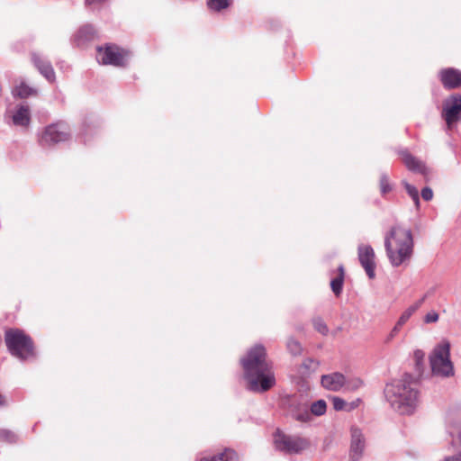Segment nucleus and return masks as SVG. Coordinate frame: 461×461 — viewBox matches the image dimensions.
I'll use <instances>...</instances> for the list:
<instances>
[{"label": "nucleus", "mask_w": 461, "mask_h": 461, "mask_svg": "<svg viewBox=\"0 0 461 461\" xmlns=\"http://www.w3.org/2000/svg\"><path fill=\"white\" fill-rule=\"evenodd\" d=\"M13 95L20 98H27L29 96L36 95L37 90L29 86L24 82H21L14 88Z\"/></svg>", "instance_id": "a211bd4d"}, {"label": "nucleus", "mask_w": 461, "mask_h": 461, "mask_svg": "<svg viewBox=\"0 0 461 461\" xmlns=\"http://www.w3.org/2000/svg\"><path fill=\"white\" fill-rule=\"evenodd\" d=\"M287 348L290 351V353L294 356L300 355L302 352L301 344L298 341L292 339H289L287 342Z\"/></svg>", "instance_id": "cd10ccee"}, {"label": "nucleus", "mask_w": 461, "mask_h": 461, "mask_svg": "<svg viewBox=\"0 0 461 461\" xmlns=\"http://www.w3.org/2000/svg\"><path fill=\"white\" fill-rule=\"evenodd\" d=\"M459 114H461V95H453L444 102L443 115Z\"/></svg>", "instance_id": "4468645a"}, {"label": "nucleus", "mask_w": 461, "mask_h": 461, "mask_svg": "<svg viewBox=\"0 0 461 461\" xmlns=\"http://www.w3.org/2000/svg\"><path fill=\"white\" fill-rule=\"evenodd\" d=\"M199 461H238V457L234 451L226 449L219 455L200 458Z\"/></svg>", "instance_id": "412c9836"}, {"label": "nucleus", "mask_w": 461, "mask_h": 461, "mask_svg": "<svg viewBox=\"0 0 461 461\" xmlns=\"http://www.w3.org/2000/svg\"><path fill=\"white\" fill-rule=\"evenodd\" d=\"M421 197H422L425 201H430V200L433 198V192H432L431 188H429V187H424V188L421 190Z\"/></svg>", "instance_id": "f704fd0d"}, {"label": "nucleus", "mask_w": 461, "mask_h": 461, "mask_svg": "<svg viewBox=\"0 0 461 461\" xmlns=\"http://www.w3.org/2000/svg\"><path fill=\"white\" fill-rule=\"evenodd\" d=\"M33 62L39 71L49 80L53 81L55 79V73L51 67V65L42 59L40 57L34 56L33 57Z\"/></svg>", "instance_id": "dca6fc26"}, {"label": "nucleus", "mask_w": 461, "mask_h": 461, "mask_svg": "<svg viewBox=\"0 0 461 461\" xmlns=\"http://www.w3.org/2000/svg\"><path fill=\"white\" fill-rule=\"evenodd\" d=\"M402 327L398 326V324L395 323L390 333L385 338V343L391 342L400 332Z\"/></svg>", "instance_id": "2f4dec72"}, {"label": "nucleus", "mask_w": 461, "mask_h": 461, "mask_svg": "<svg viewBox=\"0 0 461 461\" xmlns=\"http://www.w3.org/2000/svg\"><path fill=\"white\" fill-rule=\"evenodd\" d=\"M327 405L324 400H319L311 405V415L321 416L326 412Z\"/></svg>", "instance_id": "5701e85b"}, {"label": "nucleus", "mask_w": 461, "mask_h": 461, "mask_svg": "<svg viewBox=\"0 0 461 461\" xmlns=\"http://www.w3.org/2000/svg\"><path fill=\"white\" fill-rule=\"evenodd\" d=\"M425 301V296L410 305L399 317L396 324L402 327L412 316V314L422 305Z\"/></svg>", "instance_id": "f3484780"}, {"label": "nucleus", "mask_w": 461, "mask_h": 461, "mask_svg": "<svg viewBox=\"0 0 461 461\" xmlns=\"http://www.w3.org/2000/svg\"><path fill=\"white\" fill-rule=\"evenodd\" d=\"M444 461H461V452L456 456L446 457Z\"/></svg>", "instance_id": "4c0bfd02"}, {"label": "nucleus", "mask_w": 461, "mask_h": 461, "mask_svg": "<svg viewBox=\"0 0 461 461\" xmlns=\"http://www.w3.org/2000/svg\"><path fill=\"white\" fill-rule=\"evenodd\" d=\"M413 238L410 229L393 225L384 235V249L390 264L400 267L408 263L413 254Z\"/></svg>", "instance_id": "f03ea898"}, {"label": "nucleus", "mask_w": 461, "mask_h": 461, "mask_svg": "<svg viewBox=\"0 0 461 461\" xmlns=\"http://www.w3.org/2000/svg\"><path fill=\"white\" fill-rule=\"evenodd\" d=\"M404 187L408 194L413 200L416 208L418 209L420 207V197L418 189L414 185H410L409 183L406 182L404 183Z\"/></svg>", "instance_id": "b1692460"}, {"label": "nucleus", "mask_w": 461, "mask_h": 461, "mask_svg": "<svg viewBox=\"0 0 461 461\" xmlns=\"http://www.w3.org/2000/svg\"><path fill=\"white\" fill-rule=\"evenodd\" d=\"M438 77L443 86L447 89L461 87V71L456 68H447L441 69L438 73Z\"/></svg>", "instance_id": "9b49d317"}, {"label": "nucleus", "mask_w": 461, "mask_h": 461, "mask_svg": "<svg viewBox=\"0 0 461 461\" xmlns=\"http://www.w3.org/2000/svg\"><path fill=\"white\" fill-rule=\"evenodd\" d=\"M274 443L277 450L288 454H299L309 447L307 439L293 437L277 430L274 435Z\"/></svg>", "instance_id": "0eeeda50"}, {"label": "nucleus", "mask_w": 461, "mask_h": 461, "mask_svg": "<svg viewBox=\"0 0 461 461\" xmlns=\"http://www.w3.org/2000/svg\"><path fill=\"white\" fill-rule=\"evenodd\" d=\"M402 158L404 165L408 167V169L415 172H419L421 174L426 173V167L425 165L413 156H411L410 153L404 151L402 153Z\"/></svg>", "instance_id": "2eb2a0df"}, {"label": "nucleus", "mask_w": 461, "mask_h": 461, "mask_svg": "<svg viewBox=\"0 0 461 461\" xmlns=\"http://www.w3.org/2000/svg\"><path fill=\"white\" fill-rule=\"evenodd\" d=\"M380 190L382 194H386L392 190L389 178L386 175L383 174L380 177Z\"/></svg>", "instance_id": "bb28decb"}, {"label": "nucleus", "mask_w": 461, "mask_h": 461, "mask_svg": "<svg viewBox=\"0 0 461 461\" xmlns=\"http://www.w3.org/2000/svg\"><path fill=\"white\" fill-rule=\"evenodd\" d=\"M345 376L338 372L321 376L322 386L330 391H339L343 385H345Z\"/></svg>", "instance_id": "f8f14e48"}, {"label": "nucleus", "mask_w": 461, "mask_h": 461, "mask_svg": "<svg viewBox=\"0 0 461 461\" xmlns=\"http://www.w3.org/2000/svg\"><path fill=\"white\" fill-rule=\"evenodd\" d=\"M338 271H339V275L337 277L333 278L331 281H330V287H331V290L332 292L337 295L339 296L341 292H342V288H343V283H344V276H345V273H344V267L342 265H340L338 268Z\"/></svg>", "instance_id": "aec40b11"}, {"label": "nucleus", "mask_w": 461, "mask_h": 461, "mask_svg": "<svg viewBox=\"0 0 461 461\" xmlns=\"http://www.w3.org/2000/svg\"><path fill=\"white\" fill-rule=\"evenodd\" d=\"M104 0H86V3L87 5H93V4H98V3H101L103 2Z\"/></svg>", "instance_id": "58836bf2"}, {"label": "nucleus", "mask_w": 461, "mask_h": 461, "mask_svg": "<svg viewBox=\"0 0 461 461\" xmlns=\"http://www.w3.org/2000/svg\"><path fill=\"white\" fill-rule=\"evenodd\" d=\"M5 399H4V397L0 394V406L5 405Z\"/></svg>", "instance_id": "ea45409f"}, {"label": "nucleus", "mask_w": 461, "mask_h": 461, "mask_svg": "<svg viewBox=\"0 0 461 461\" xmlns=\"http://www.w3.org/2000/svg\"><path fill=\"white\" fill-rule=\"evenodd\" d=\"M9 125L27 128L30 124V117H10V120L7 122Z\"/></svg>", "instance_id": "393cba45"}, {"label": "nucleus", "mask_w": 461, "mask_h": 461, "mask_svg": "<svg viewBox=\"0 0 461 461\" xmlns=\"http://www.w3.org/2000/svg\"><path fill=\"white\" fill-rule=\"evenodd\" d=\"M30 113L29 106L27 104H21L17 110V113L15 115H28Z\"/></svg>", "instance_id": "e433bc0d"}, {"label": "nucleus", "mask_w": 461, "mask_h": 461, "mask_svg": "<svg viewBox=\"0 0 461 461\" xmlns=\"http://www.w3.org/2000/svg\"><path fill=\"white\" fill-rule=\"evenodd\" d=\"M314 327L315 329L321 334H326L328 332V327L326 326V324L321 320V319H317V320H314Z\"/></svg>", "instance_id": "7c9ffc66"}, {"label": "nucleus", "mask_w": 461, "mask_h": 461, "mask_svg": "<svg viewBox=\"0 0 461 461\" xmlns=\"http://www.w3.org/2000/svg\"><path fill=\"white\" fill-rule=\"evenodd\" d=\"M5 341L9 352L19 359L25 360L34 356L32 339L23 330L17 329L6 330Z\"/></svg>", "instance_id": "39448f33"}, {"label": "nucleus", "mask_w": 461, "mask_h": 461, "mask_svg": "<svg viewBox=\"0 0 461 461\" xmlns=\"http://www.w3.org/2000/svg\"><path fill=\"white\" fill-rule=\"evenodd\" d=\"M289 415L300 422H308L312 420V415L305 404H292L288 410Z\"/></svg>", "instance_id": "ddd939ff"}, {"label": "nucleus", "mask_w": 461, "mask_h": 461, "mask_svg": "<svg viewBox=\"0 0 461 461\" xmlns=\"http://www.w3.org/2000/svg\"><path fill=\"white\" fill-rule=\"evenodd\" d=\"M384 394L392 408L400 414H412L419 406V392L405 379L386 384Z\"/></svg>", "instance_id": "7ed1b4c3"}, {"label": "nucleus", "mask_w": 461, "mask_h": 461, "mask_svg": "<svg viewBox=\"0 0 461 461\" xmlns=\"http://www.w3.org/2000/svg\"><path fill=\"white\" fill-rule=\"evenodd\" d=\"M68 133L65 125L51 124L49 125L42 133L40 142L42 146H49L67 140Z\"/></svg>", "instance_id": "6e6552de"}, {"label": "nucleus", "mask_w": 461, "mask_h": 461, "mask_svg": "<svg viewBox=\"0 0 461 461\" xmlns=\"http://www.w3.org/2000/svg\"><path fill=\"white\" fill-rule=\"evenodd\" d=\"M363 384V382L360 378H353L348 381H346L345 385L349 390H357L359 387H361Z\"/></svg>", "instance_id": "c756f323"}, {"label": "nucleus", "mask_w": 461, "mask_h": 461, "mask_svg": "<svg viewBox=\"0 0 461 461\" xmlns=\"http://www.w3.org/2000/svg\"><path fill=\"white\" fill-rule=\"evenodd\" d=\"M332 401V405H333V408L334 410L336 411H351L353 409H355L356 407L358 406V403L360 402V400L357 399V401L355 402H345L343 399L339 398V397H333L331 399Z\"/></svg>", "instance_id": "6ab92c4d"}, {"label": "nucleus", "mask_w": 461, "mask_h": 461, "mask_svg": "<svg viewBox=\"0 0 461 461\" xmlns=\"http://www.w3.org/2000/svg\"><path fill=\"white\" fill-rule=\"evenodd\" d=\"M460 117H446V124L447 129L451 131L454 127H456Z\"/></svg>", "instance_id": "72a5a7b5"}, {"label": "nucleus", "mask_w": 461, "mask_h": 461, "mask_svg": "<svg viewBox=\"0 0 461 461\" xmlns=\"http://www.w3.org/2000/svg\"><path fill=\"white\" fill-rule=\"evenodd\" d=\"M16 440V436L10 430L0 429V441L13 443Z\"/></svg>", "instance_id": "c85d7f7f"}, {"label": "nucleus", "mask_w": 461, "mask_h": 461, "mask_svg": "<svg viewBox=\"0 0 461 461\" xmlns=\"http://www.w3.org/2000/svg\"><path fill=\"white\" fill-rule=\"evenodd\" d=\"M432 375L442 378L455 375L453 362L450 359V343L447 339L438 343L429 356Z\"/></svg>", "instance_id": "20e7f679"}, {"label": "nucleus", "mask_w": 461, "mask_h": 461, "mask_svg": "<svg viewBox=\"0 0 461 461\" xmlns=\"http://www.w3.org/2000/svg\"><path fill=\"white\" fill-rule=\"evenodd\" d=\"M241 365L249 391L264 393L275 386L276 376L272 365L267 361L266 348L262 345L250 348L241 359Z\"/></svg>", "instance_id": "f257e3e1"}, {"label": "nucleus", "mask_w": 461, "mask_h": 461, "mask_svg": "<svg viewBox=\"0 0 461 461\" xmlns=\"http://www.w3.org/2000/svg\"><path fill=\"white\" fill-rule=\"evenodd\" d=\"M438 314L435 311H431L428 312L424 317V321L426 323H433L438 321Z\"/></svg>", "instance_id": "473e14b6"}, {"label": "nucleus", "mask_w": 461, "mask_h": 461, "mask_svg": "<svg viewBox=\"0 0 461 461\" xmlns=\"http://www.w3.org/2000/svg\"><path fill=\"white\" fill-rule=\"evenodd\" d=\"M97 60L104 65L124 67L130 57V52L117 45L108 44L97 49Z\"/></svg>", "instance_id": "423d86ee"}, {"label": "nucleus", "mask_w": 461, "mask_h": 461, "mask_svg": "<svg viewBox=\"0 0 461 461\" xmlns=\"http://www.w3.org/2000/svg\"><path fill=\"white\" fill-rule=\"evenodd\" d=\"M365 449V439L361 430L357 428H351V442L349 449L350 461H358Z\"/></svg>", "instance_id": "9d476101"}, {"label": "nucleus", "mask_w": 461, "mask_h": 461, "mask_svg": "<svg viewBox=\"0 0 461 461\" xmlns=\"http://www.w3.org/2000/svg\"><path fill=\"white\" fill-rule=\"evenodd\" d=\"M414 359L416 361L417 365H420L422 363L425 353L421 349H416L413 353Z\"/></svg>", "instance_id": "c9c22d12"}, {"label": "nucleus", "mask_w": 461, "mask_h": 461, "mask_svg": "<svg viewBox=\"0 0 461 461\" xmlns=\"http://www.w3.org/2000/svg\"><path fill=\"white\" fill-rule=\"evenodd\" d=\"M358 259L370 279L375 276V251L370 245H360L357 249Z\"/></svg>", "instance_id": "1a4fd4ad"}, {"label": "nucleus", "mask_w": 461, "mask_h": 461, "mask_svg": "<svg viewBox=\"0 0 461 461\" xmlns=\"http://www.w3.org/2000/svg\"><path fill=\"white\" fill-rule=\"evenodd\" d=\"M319 363L313 359H305L301 365V374L309 375L311 372H314L318 368Z\"/></svg>", "instance_id": "4be33fe9"}, {"label": "nucleus", "mask_w": 461, "mask_h": 461, "mask_svg": "<svg viewBox=\"0 0 461 461\" xmlns=\"http://www.w3.org/2000/svg\"><path fill=\"white\" fill-rule=\"evenodd\" d=\"M230 0H208V6L215 11H221L230 5Z\"/></svg>", "instance_id": "a878e982"}]
</instances>
